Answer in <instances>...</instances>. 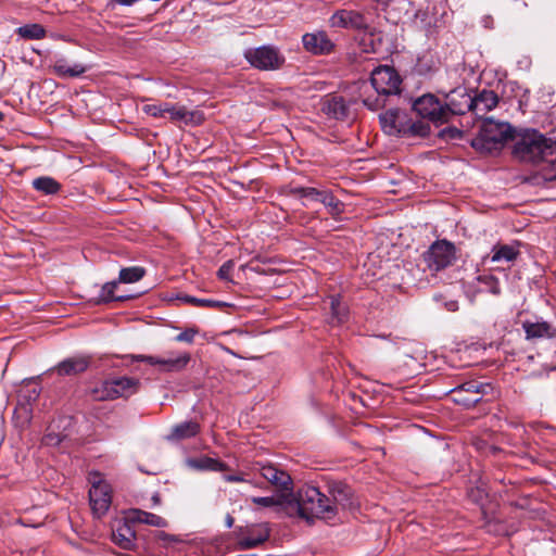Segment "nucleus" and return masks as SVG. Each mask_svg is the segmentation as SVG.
<instances>
[{
	"label": "nucleus",
	"mask_w": 556,
	"mask_h": 556,
	"mask_svg": "<svg viewBox=\"0 0 556 556\" xmlns=\"http://www.w3.org/2000/svg\"><path fill=\"white\" fill-rule=\"evenodd\" d=\"M301 518L312 521L315 518L331 519L336 516V505L313 485H304L294 498Z\"/></svg>",
	"instance_id": "nucleus-1"
},
{
	"label": "nucleus",
	"mask_w": 556,
	"mask_h": 556,
	"mask_svg": "<svg viewBox=\"0 0 556 556\" xmlns=\"http://www.w3.org/2000/svg\"><path fill=\"white\" fill-rule=\"evenodd\" d=\"M370 85L376 90L377 97L364 98L363 103L369 110L378 111L384 106L387 96L400 92L401 78L393 67L379 66L371 73Z\"/></svg>",
	"instance_id": "nucleus-2"
},
{
	"label": "nucleus",
	"mask_w": 556,
	"mask_h": 556,
	"mask_svg": "<svg viewBox=\"0 0 556 556\" xmlns=\"http://www.w3.org/2000/svg\"><path fill=\"white\" fill-rule=\"evenodd\" d=\"M511 137V127L508 123L497 122L493 118H484L479 134L472 139L476 150L492 152Z\"/></svg>",
	"instance_id": "nucleus-3"
},
{
	"label": "nucleus",
	"mask_w": 556,
	"mask_h": 556,
	"mask_svg": "<svg viewBox=\"0 0 556 556\" xmlns=\"http://www.w3.org/2000/svg\"><path fill=\"white\" fill-rule=\"evenodd\" d=\"M141 382L134 377H112L104 380L99 387L92 390V395L98 401L129 397L140 389Z\"/></svg>",
	"instance_id": "nucleus-4"
},
{
	"label": "nucleus",
	"mask_w": 556,
	"mask_h": 556,
	"mask_svg": "<svg viewBox=\"0 0 556 556\" xmlns=\"http://www.w3.org/2000/svg\"><path fill=\"white\" fill-rule=\"evenodd\" d=\"M543 142L545 137L538 130L527 131L515 142L514 155L522 162L540 164Z\"/></svg>",
	"instance_id": "nucleus-5"
},
{
	"label": "nucleus",
	"mask_w": 556,
	"mask_h": 556,
	"mask_svg": "<svg viewBox=\"0 0 556 556\" xmlns=\"http://www.w3.org/2000/svg\"><path fill=\"white\" fill-rule=\"evenodd\" d=\"M244 58L253 67L262 71L278 70L285 62L283 55L273 46L248 49Z\"/></svg>",
	"instance_id": "nucleus-6"
},
{
	"label": "nucleus",
	"mask_w": 556,
	"mask_h": 556,
	"mask_svg": "<svg viewBox=\"0 0 556 556\" xmlns=\"http://www.w3.org/2000/svg\"><path fill=\"white\" fill-rule=\"evenodd\" d=\"M456 258L455 247L446 240H439L431 244L424 254V260L430 270L439 271L452 265Z\"/></svg>",
	"instance_id": "nucleus-7"
},
{
	"label": "nucleus",
	"mask_w": 556,
	"mask_h": 556,
	"mask_svg": "<svg viewBox=\"0 0 556 556\" xmlns=\"http://www.w3.org/2000/svg\"><path fill=\"white\" fill-rule=\"evenodd\" d=\"M89 501L92 513L96 517L104 516L112 503V489L110 484L100 478L99 473L92 475L90 479Z\"/></svg>",
	"instance_id": "nucleus-8"
},
{
	"label": "nucleus",
	"mask_w": 556,
	"mask_h": 556,
	"mask_svg": "<svg viewBox=\"0 0 556 556\" xmlns=\"http://www.w3.org/2000/svg\"><path fill=\"white\" fill-rule=\"evenodd\" d=\"M134 362H144L152 366H159L161 371L172 372L182 370L190 362V354L169 352L164 356L131 355Z\"/></svg>",
	"instance_id": "nucleus-9"
},
{
	"label": "nucleus",
	"mask_w": 556,
	"mask_h": 556,
	"mask_svg": "<svg viewBox=\"0 0 556 556\" xmlns=\"http://www.w3.org/2000/svg\"><path fill=\"white\" fill-rule=\"evenodd\" d=\"M413 109L422 118L433 123L442 124L447 122L445 105H442L432 94H425L415 100Z\"/></svg>",
	"instance_id": "nucleus-10"
},
{
	"label": "nucleus",
	"mask_w": 556,
	"mask_h": 556,
	"mask_svg": "<svg viewBox=\"0 0 556 556\" xmlns=\"http://www.w3.org/2000/svg\"><path fill=\"white\" fill-rule=\"evenodd\" d=\"M489 384L478 381H468L452 390L454 401L464 406L470 407L479 403L485 389H490Z\"/></svg>",
	"instance_id": "nucleus-11"
},
{
	"label": "nucleus",
	"mask_w": 556,
	"mask_h": 556,
	"mask_svg": "<svg viewBox=\"0 0 556 556\" xmlns=\"http://www.w3.org/2000/svg\"><path fill=\"white\" fill-rule=\"evenodd\" d=\"M445 98L447 121L452 115H460L471 111V96L468 94L465 87H457L451 90Z\"/></svg>",
	"instance_id": "nucleus-12"
},
{
	"label": "nucleus",
	"mask_w": 556,
	"mask_h": 556,
	"mask_svg": "<svg viewBox=\"0 0 556 556\" xmlns=\"http://www.w3.org/2000/svg\"><path fill=\"white\" fill-rule=\"evenodd\" d=\"M270 536V530L266 525H253L242 530L238 546L240 549L254 548L266 542Z\"/></svg>",
	"instance_id": "nucleus-13"
},
{
	"label": "nucleus",
	"mask_w": 556,
	"mask_h": 556,
	"mask_svg": "<svg viewBox=\"0 0 556 556\" xmlns=\"http://www.w3.org/2000/svg\"><path fill=\"white\" fill-rule=\"evenodd\" d=\"M332 27H343L353 29H367L368 23L366 17L356 11L339 10L330 17Z\"/></svg>",
	"instance_id": "nucleus-14"
},
{
	"label": "nucleus",
	"mask_w": 556,
	"mask_h": 556,
	"mask_svg": "<svg viewBox=\"0 0 556 556\" xmlns=\"http://www.w3.org/2000/svg\"><path fill=\"white\" fill-rule=\"evenodd\" d=\"M304 49L315 55L328 54L333 43L325 31L307 33L302 37Z\"/></svg>",
	"instance_id": "nucleus-15"
},
{
	"label": "nucleus",
	"mask_w": 556,
	"mask_h": 556,
	"mask_svg": "<svg viewBox=\"0 0 556 556\" xmlns=\"http://www.w3.org/2000/svg\"><path fill=\"white\" fill-rule=\"evenodd\" d=\"M166 117L175 123H184L186 125H200L204 116L202 112L194 110L189 111L186 106L179 104H172L167 102Z\"/></svg>",
	"instance_id": "nucleus-16"
},
{
	"label": "nucleus",
	"mask_w": 556,
	"mask_h": 556,
	"mask_svg": "<svg viewBox=\"0 0 556 556\" xmlns=\"http://www.w3.org/2000/svg\"><path fill=\"white\" fill-rule=\"evenodd\" d=\"M258 471L260 475L277 490L290 491L292 489V479L285 470L273 465H261Z\"/></svg>",
	"instance_id": "nucleus-17"
},
{
	"label": "nucleus",
	"mask_w": 556,
	"mask_h": 556,
	"mask_svg": "<svg viewBox=\"0 0 556 556\" xmlns=\"http://www.w3.org/2000/svg\"><path fill=\"white\" fill-rule=\"evenodd\" d=\"M90 363V356L77 355L60 362L52 370L59 376H75L86 371Z\"/></svg>",
	"instance_id": "nucleus-18"
},
{
	"label": "nucleus",
	"mask_w": 556,
	"mask_h": 556,
	"mask_svg": "<svg viewBox=\"0 0 556 556\" xmlns=\"http://www.w3.org/2000/svg\"><path fill=\"white\" fill-rule=\"evenodd\" d=\"M128 521L127 517L124 521H118L112 531V541L123 549H131L135 546L136 532Z\"/></svg>",
	"instance_id": "nucleus-19"
},
{
	"label": "nucleus",
	"mask_w": 556,
	"mask_h": 556,
	"mask_svg": "<svg viewBox=\"0 0 556 556\" xmlns=\"http://www.w3.org/2000/svg\"><path fill=\"white\" fill-rule=\"evenodd\" d=\"M328 493L330 501L336 505V510L338 506L343 508L353 506V491L348 484L339 481L331 482L328 484Z\"/></svg>",
	"instance_id": "nucleus-20"
},
{
	"label": "nucleus",
	"mask_w": 556,
	"mask_h": 556,
	"mask_svg": "<svg viewBox=\"0 0 556 556\" xmlns=\"http://www.w3.org/2000/svg\"><path fill=\"white\" fill-rule=\"evenodd\" d=\"M520 252L515 244H495L491 253L483 257V263H510L514 262Z\"/></svg>",
	"instance_id": "nucleus-21"
},
{
	"label": "nucleus",
	"mask_w": 556,
	"mask_h": 556,
	"mask_svg": "<svg viewBox=\"0 0 556 556\" xmlns=\"http://www.w3.org/2000/svg\"><path fill=\"white\" fill-rule=\"evenodd\" d=\"M498 103V97L493 90H482L476 97H471V111L477 117L494 109Z\"/></svg>",
	"instance_id": "nucleus-22"
},
{
	"label": "nucleus",
	"mask_w": 556,
	"mask_h": 556,
	"mask_svg": "<svg viewBox=\"0 0 556 556\" xmlns=\"http://www.w3.org/2000/svg\"><path fill=\"white\" fill-rule=\"evenodd\" d=\"M522 329L527 340L552 338L555 334L551 324L542 319H527L522 323Z\"/></svg>",
	"instance_id": "nucleus-23"
},
{
	"label": "nucleus",
	"mask_w": 556,
	"mask_h": 556,
	"mask_svg": "<svg viewBox=\"0 0 556 556\" xmlns=\"http://www.w3.org/2000/svg\"><path fill=\"white\" fill-rule=\"evenodd\" d=\"M405 114L400 111L390 110L380 115V122L382 124L383 129L392 135V134H405Z\"/></svg>",
	"instance_id": "nucleus-24"
},
{
	"label": "nucleus",
	"mask_w": 556,
	"mask_h": 556,
	"mask_svg": "<svg viewBox=\"0 0 556 556\" xmlns=\"http://www.w3.org/2000/svg\"><path fill=\"white\" fill-rule=\"evenodd\" d=\"M127 519L131 522L146 523L156 528L167 527V521L163 517L138 508L129 509Z\"/></svg>",
	"instance_id": "nucleus-25"
},
{
	"label": "nucleus",
	"mask_w": 556,
	"mask_h": 556,
	"mask_svg": "<svg viewBox=\"0 0 556 556\" xmlns=\"http://www.w3.org/2000/svg\"><path fill=\"white\" fill-rule=\"evenodd\" d=\"M200 432V425L189 420L180 422L173 427L172 432L167 435L168 441H180L195 437Z\"/></svg>",
	"instance_id": "nucleus-26"
},
{
	"label": "nucleus",
	"mask_w": 556,
	"mask_h": 556,
	"mask_svg": "<svg viewBox=\"0 0 556 556\" xmlns=\"http://www.w3.org/2000/svg\"><path fill=\"white\" fill-rule=\"evenodd\" d=\"M323 111L330 117L343 119L349 114V106L340 96H333L324 102Z\"/></svg>",
	"instance_id": "nucleus-27"
},
{
	"label": "nucleus",
	"mask_w": 556,
	"mask_h": 556,
	"mask_svg": "<svg viewBox=\"0 0 556 556\" xmlns=\"http://www.w3.org/2000/svg\"><path fill=\"white\" fill-rule=\"evenodd\" d=\"M53 71L60 77H77L86 72V66L79 63L70 65L64 60H58L53 65Z\"/></svg>",
	"instance_id": "nucleus-28"
},
{
	"label": "nucleus",
	"mask_w": 556,
	"mask_h": 556,
	"mask_svg": "<svg viewBox=\"0 0 556 556\" xmlns=\"http://www.w3.org/2000/svg\"><path fill=\"white\" fill-rule=\"evenodd\" d=\"M35 190L43 194H55L60 191L61 185L52 177L42 176L33 180Z\"/></svg>",
	"instance_id": "nucleus-29"
},
{
	"label": "nucleus",
	"mask_w": 556,
	"mask_h": 556,
	"mask_svg": "<svg viewBox=\"0 0 556 556\" xmlns=\"http://www.w3.org/2000/svg\"><path fill=\"white\" fill-rule=\"evenodd\" d=\"M478 282V291L479 292H490L494 295H498L501 293V287L497 278L491 274H482L477 276L476 278Z\"/></svg>",
	"instance_id": "nucleus-30"
},
{
	"label": "nucleus",
	"mask_w": 556,
	"mask_h": 556,
	"mask_svg": "<svg viewBox=\"0 0 556 556\" xmlns=\"http://www.w3.org/2000/svg\"><path fill=\"white\" fill-rule=\"evenodd\" d=\"M320 203L324 204L328 214H330L334 218H339L345 208L344 203L338 200L328 189H326Z\"/></svg>",
	"instance_id": "nucleus-31"
},
{
	"label": "nucleus",
	"mask_w": 556,
	"mask_h": 556,
	"mask_svg": "<svg viewBox=\"0 0 556 556\" xmlns=\"http://www.w3.org/2000/svg\"><path fill=\"white\" fill-rule=\"evenodd\" d=\"M118 281H110L102 286L101 291L98 295L97 303H109L112 301H125L129 299V296L115 295V290L117 288Z\"/></svg>",
	"instance_id": "nucleus-32"
},
{
	"label": "nucleus",
	"mask_w": 556,
	"mask_h": 556,
	"mask_svg": "<svg viewBox=\"0 0 556 556\" xmlns=\"http://www.w3.org/2000/svg\"><path fill=\"white\" fill-rule=\"evenodd\" d=\"M328 299L332 323H343L346 319L348 315L346 307L341 303L339 295H330Z\"/></svg>",
	"instance_id": "nucleus-33"
},
{
	"label": "nucleus",
	"mask_w": 556,
	"mask_h": 556,
	"mask_svg": "<svg viewBox=\"0 0 556 556\" xmlns=\"http://www.w3.org/2000/svg\"><path fill=\"white\" fill-rule=\"evenodd\" d=\"M146 270L140 266L122 268L118 276V283H134L142 279Z\"/></svg>",
	"instance_id": "nucleus-34"
},
{
	"label": "nucleus",
	"mask_w": 556,
	"mask_h": 556,
	"mask_svg": "<svg viewBox=\"0 0 556 556\" xmlns=\"http://www.w3.org/2000/svg\"><path fill=\"white\" fill-rule=\"evenodd\" d=\"M326 189H316L313 187H299L293 189L294 195L311 202H321Z\"/></svg>",
	"instance_id": "nucleus-35"
},
{
	"label": "nucleus",
	"mask_w": 556,
	"mask_h": 556,
	"mask_svg": "<svg viewBox=\"0 0 556 556\" xmlns=\"http://www.w3.org/2000/svg\"><path fill=\"white\" fill-rule=\"evenodd\" d=\"M556 164V140L545 138L542 144V153L540 155V164Z\"/></svg>",
	"instance_id": "nucleus-36"
},
{
	"label": "nucleus",
	"mask_w": 556,
	"mask_h": 556,
	"mask_svg": "<svg viewBox=\"0 0 556 556\" xmlns=\"http://www.w3.org/2000/svg\"><path fill=\"white\" fill-rule=\"evenodd\" d=\"M192 465L198 469L212 471H224L227 468L226 464L211 457H202L198 460H193Z\"/></svg>",
	"instance_id": "nucleus-37"
},
{
	"label": "nucleus",
	"mask_w": 556,
	"mask_h": 556,
	"mask_svg": "<svg viewBox=\"0 0 556 556\" xmlns=\"http://www.w3.org/2000/svg\"><path fill=\"white\" fill-rule=\"evenodd\" d=\"M45 29L39 24H29L17 28V34L26 39H41L45 37Z\"/></svg>",
	"instance_id": "nucleus-38"
},
{
	"label": "nucleus",
	"mask_w": 556,
	"mask_h": 556,
	"mask_svg": "<svg viewBox=\"0 0 556 556\" xmlns=\"http://www.w3.org/2000/svg\"><path fill=\"white\" fill-rule=\"evenodd\" d=\"M167 110V102H160L153 104L147 103L142 105L143 113H146L149 116L157 118H165Z\"/></svg>",
	"instance_id": "nucleus-39"
},
{
	"label": "nucleus",
	"mask_w": 556,
	"mask_h": 556,
	"mask_svg": "<svg viewBox=\"0 0 556 556\" xmlns=\"http://www.w3.org/2000/svg\"><path fill=\"white\" fill-rule=\"evenodd\" d=\"M185 303H189L191 305L198 307H223L227 304L220 301L210 300V299H199L191 295H185L181 298Z\"/></svg>",
	"instance_id": "nucleus-40"
},
{
	"label": "nucleus",
	"mask_w": 556,
	"mask_h": 556,
	"mask_svg": "<svg viewBox=\"0 0 556 556\" xmlns=\"http://www.w3.org/2000/svg\"><path fill=\"white\" fill-rule=\"evenodd\" d=\"M406 131L410 132L413 136L426 137L430 132V126L421 121L412 122Z\"/></svg>",
	"instance_id": "nucleus-41"
},
{
	"label": "nucleus",
	"mask_w": 556,
	"mask_h": 556,
	"mask_svg": "<svg viewBox=\"0 0 556 556\" xmlns=\"http://www.w3.org/2000/svg\"><path fill=\"white\" fill-rule=\"evenodd\" d=\"M154 540L162 547H169L179 542L178 538L164 531H155Z\"/></svg>",
	"instance_id": "nucleus-42"
},
{
	"label": "nucleus",
	"mask_w": 556,
	"mask_h": 556,
	"mask_svg": "<svg viewBox=\"0 0 556 556\" xmlns=\"http://www.w3.org/2000/svg\"><path fill=\"white\" fill-rule=\"evenodd\" d=\"M285 500V495L281 500H277L274 496H264V497H252V502L258 506L263 507H273L281 505L282 501Z\"/></svg>",
	"instance_id": "nucleus-43"
},
{
	"label": "nucleus",
	"mask_w": 556,
	"mask_h": 556,
	"mask_svg": "<svg viewBox=\"0 0 556 556\" xmlns=\"http://www.w3.org/2000/svg\"><path fill=\"white\" fill-rule=\"evenodd\" d=\"M235 267V262L229 260L225 262L218 269L217 276L222 280L231 281V271Z\"/></svg>",
	"instance_id": "nucleus-44"
},
{
	"label": "nucleus",
	"mask_w": 556,
	"mask_h": 556,
	"mask_svg": "<svg viewBox=\"0 0 556 556\" xmlns=\"http://www.w3.org/2000/svg\"><path fill=\"white\" fill-rule=\"evenodd\" d=\"M197 331L194 329H187L182 332H180L177 337H176V340L178 342H187V343H192L193 342V339H194V336H195Z\"/></svg>",
	"instance_id": "nucleus-45"
},
{
	"label": "nucleus",
	"mask_w": 556,
	"mask_h": 556,
	"mask_svg": "<svg viewBox=\"0 0 556 556\" xmlns=\"http://www.w3.org/2000/svg\"><path fill=\"white\" fill-rule=\"evenodd\" d=\"M225 480L228 481V482H242V481H244L243 477H241L239 475H228V476H225Z\"/></svg>",
	"instance_id": "nucleus-46"
},
{
	"label": "nucleus",
	"mask_w": 556,
	"mask_h": 556,
	"mask_svg": "<svg viewBox=\"0 0 556 556\" xmlns=\"http://www.w3.org/2000/svg\"><path fill=\"white\" fill-rule=\"evenodd\" d=\"M445 306L446 308L450 311V312H455L457 311L458 308V304L456 301H450V302H446L445 303Z\"/></svg>",
	"instance_id": "nucleus-47"
},
{
	"label": "nucleus",
	"mask_w": 556,
	"mask_h": 556,
	"mask_svg": "<svg viewBox=\"0 0 556 556\" xmlns=\"http://www.w3.org/2000/svg\"><path fill=\"white\" fill-rule=\"evenodd\" d=\"M381 10H387L392 0H375Z\"/></svg>",
	"instance_id": "nucleus-48"
},
{
	"label": "nucleus",
	"mask_w": 556,
	"mask_h": 556,
	"mask_svg": "<svg viewBox=\"0 0 556 556\" xmlns=\"http://www.w3.org/2000/svg\"><path fill=\"white\" fill-rule=\"evenodd\" d=\"M232 523H233V519L232 517L228 516L227 519H226V525L228 528H231L232 527Z\"/></svg>",
	"instance_id": "nucleus-49"
},
{
	"label": "nucleus",
	"mask_w": 556,
	"mask_h": 556,
	"mask_svg": "<svg viewBox=\"0 0 556 556\" xmlns=\"http://www.w3.org/2000/svg\"><path fill=\"white\" fill-rule=\"evenodd\" d=\"M4 115L2 112H0V122L3 119Z\"/></svg>",
	"instance_id": "nucleus-50"
}]
</instances>
